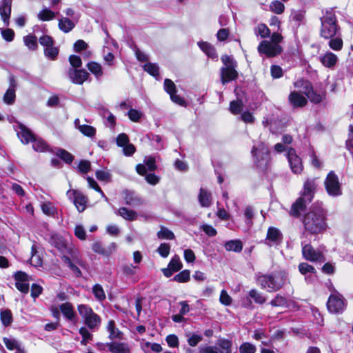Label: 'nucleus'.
I'll return each mask as SVG.
<instances>
[{
	"label": "nucleus",
	"instance_id": "nucleus-1",
	"mask_svg": "<svg viewBox=\"0 0 353 353\" xmlns=\"http://www.w3.org/2000/svg\"><path fill=\"white\" fill-rule=\"evenodd\" d=\"M288 274L285 271H279L271 274L260 275L256 279V283L262 289L268 292H276L288 283Z\"/></svg>",
	"mask_w": 353,
	"mask_h": 353
},
{
	"label": "nucleus",
	"instance_id": "nucleus-2",
	"mask_svg": "<svg viewBox=\"0 0 353 353\" xmlns=\"http://www.w3.org/2000/svg\"><path fill=\"white\" fill-rule=\"evenodd\" d=\"M325 213L322 208L312 209L305 216L303 223L306 230L312 233H319L326 228Z\"/></svg>",
	"mask_w": 353,
	"mask_h": 353
},
{
	"label": "nucleus",
	"instance_id": "nucleus-3",
	"mask_svg": "<svg viewBox=\"0 0 353 353\" xmlns=\"http://www.w3.org/2000/svg\"><path fill=\"white\" fill-rule=\"evenodd\" d=\"M320 35L329 39L339 35L340 27L337 23L336 16L332 9L326 10L321 17Z\"/></svg>",
	"mask_w": 353,
	"mask_h": 353
},
{
	"label": "nucleus",
	"instance_id": "nucleus-4",
	"mask_svg": "<svg viewBox=\"0 0 353 353\" xmlns=\"http://www.w3.org/2000/svg\"><path fill=\"white\" fill-rule=\"evenodd\" d=\"M282 41V35L279 32H274L271 35L270 41L263 40L259 43L257 48L258 52L268 57H276L282 52V48L280 46Z\"/></svg>",
	"mask_w": 353,
	"mask_h": 353
},
{
	"label": "nucleus",
	"instance_id": "nucleus-5",
	"mask_svg": "<svg viewBox=\"0 0 353 353\" xmlns=\"http://www.w3.org/2000/svg\"><path fill=\"white\" fill-rule=\"evenodd\" d=\"M18 137L25 144L32 143V148L38 152H46L50 150L49 145L41 138L36 137L34 134L26 126L20 125Z\"/></svg>",
	"mask_w": 353,
	"mask_h": 353
},
{
	"label": "nucleus",
	"instance_id": "nucleus-6",
	"mask_svg": "<svg viewBox=\"0 0 353 353\" xmlns=\"http://www.w3.org/2000/svg\"><path fill=\"white\" fill-rule=\"evenodd\" d=\"M80 316L84 321L85 324L91 330H97L101 325L100 316L94 312L92 309L87 305L81 304L77 307Z\"/></svg>",
	"mask_w": 353,
	"mask_h": 353
},
{
	"label": "nucleus",
	"instance_id": "nucleus-7",
	"mask_svg": "<svg viewBox=\"0 0 353 353\" xmlns=\"http://www.w3.org/2000/svg\"><path fill=\"white\" fill-rule=\"evenodd\" d=\"M221 61L225 66L221 69V78L222 83L225 84L237 77L236 62L228 55L223 56Z\"/></svg>",
	"mask_w": 353,
	"mask_h": 353
},
{
	"label": "nucleus",
	"instance_id": "nucleus-8",
	"mask_svg": "<svg viewBox=\"0 0 353 353\" xmlns=\"http://www.w3.org/2000/svg\"><path fill=\"white\" fill-rule=\"evenodd\" d=\"M324 184L326 191L330 196H339L342 194L341 184L337 175L333 171L328 173Z\"/></svg>",
	"mask_w": 353,
	"mask_h": 353
},
{
	"label": "nucleus",
	"instance_id": "nucleus-9",
	"mask_svg": "<svg viewBox=\"0 0 353 353\" xmlns=\"http://www.w3.org/2000/svg\"><path fill=\"white\" fill-rule=\"evenodd\" d=\"M294 86L299 89L300 92L303 93L312 102L319 103L321 101V96L314 92L312 86L310 82L299 80L294 83Z\"/></svg>",
	"mask_w": 353,
	"mask_h": 353
},
{
	"label": "nucleus",
	"instance_id": "nucleus-10",
	"mask_svg": "<svg viewBox=\"0 0 353 353\" xmlns=\"http://www.w3.org/2000/svg\"><path fill=\"white\" fill-rule=\"evenodd\" d=\"M327 307L330 312L338 314L343 312L345 304L343 296L338 292L332 293L327 301Z\"/></svg>",
	"mask_w": 353,
	"mask_h": 353
},
{
	"label": "nucleus",
	"instance_id": "nucleus-11",
	"mask_svg": "<svg viewBox=\"0 0 353 353\" xmlns=\"http://www.w3.org/2000/svg\"><path fill=\"white\" fill-rule=\"evenodd\" d=\"M287 158L292 172L295 174H301L303 170V162L294 149L290 148L288 150Z\"/></svg>",
	"mask_w": 353,
	"mask_h": 353
},
{
	"label": "nucleus",
	"instance_id": "nucleus-12",
	"mask_svg": "<svg viewBox=\"0 0 353 353\" xmlns=\"http://www.w3.org/2000/svg\"><path fill=\"white\" fill-rule=\"evenodd\" d=\"M67 196L69 199L73 200V203L79 212L85 210L88 198L81 192L75 190H69L67 192Z\"/></svg>",
	"mask_w": 353,
	"mask_h": 353
},
{
	"label": "nucleus",
	"instance_id": "nucleus-13",
	"mask_svg": "<svg viewBox=\"0 0 353 353\" xmlns=\"http://www.w3.org/2000/svg\"><path fill=\"white\" fill-rule=\"evenodd\" d=\"M252 153L255 157L258 166H265L268 160V150L263 143H261L258 147L254 145Z\"/></svg>",
	"mask_w": 353,
	"mask_h": 353
},
{
	"label": "nucleus",
	"instance_id": "nucleus-14",
	"mask_svg": "<svg viewBox=\"0 0 353 353\" xmlns=\"http://www.w3.org/2000/svg\"><path fill=\"white\" fill-rule=\"evenodd\" d=\"M68 76L73 83L81 85L88 79L89 73L85 70L72 68L69 70Z\"/></svg>",
	"mask_w": 353,
	"mask_h": 353
},
{
	"label": "nucleus",
	"instance_id": "nucleus-15",
	"mask_svg": "<svg viewBox=\"0 0 353 353\" xmlns=\"http://www.w3.org/2000/svg\"><path fill=\"white\" fill-rule=\"evenodd\" d=\"M16 280V288L23 293H28L29 291V276L23 272H17L14 275Z\"/></svg>",
	"mask_w": 353,
	"mask_h": 353
},
{
	"label": "nucleus",
	"instance_id": "nucleus-16",
	"mask_svg": "<svg viewBox=\"0 0 353 353\" xmlns=\"http://www.w3.org/2000/svg\"><path fill=\"white\" fill-rule=\"evenodd\" d=\"M303 257L310 261H323L321 252L315 250L310 245H305L302 250Z\"/></svg>",
	"mask_w": 353,
	"mask_h": 353
},
{
	"label": "nucleus",
	"instance_id": "nucleus-17",
	"mask_svg": "<svg viewBox=\"0 0 353 353\" xmlns=\"http://www.w3.org/2000/svg\"><path fill=\"white\" fill-rule=\"evenodd\" d=\"M11 6V0H1L0 2V15L6 26H8L10 23Z\"/></svg>",
	"mask_w": 353,
	"mask_h": 353
},
{
	"label": "nucleus",
	"instance_id": "nucleus-18",
	"mask_svg": "<svg viewBox=\"0 0 353 353\" xmlns=\"http://www.w3.org/2000/svg\"><path fill=\"white\" fill-rule=\"evenodd\" d=\"M317 183L316 179H307L304 183L303 195L307 198V201L310 202L313 194L317 188Z\"/></svg>",
	"mask_w": 353,
	"mask_h": 353
},
{
	"label": "nucleus",
	"instance_id": "nucleus-19",
	"mask_svg": "<svg viewBox=\"0 0 353 353\" xmlns=\"http://www.w3.org/2000/svg\"><path fill=\"white\" fill-rule=\"evenodd\" d=\"M17 86V83L14 77L10 79V87L6 90L3 96V101L6 104H12L15 101V90Z\"/></svg>",
	"mask_w": 353,
	"mask_h": 353
},
{
	"label": "nucleus",
	"instance_id": "nucleus-20",
	"mask_svg": "<svg viewBox=\"0 0 353 353\" xmlns=\"http://www.w3.org/2000/svg\"><path fill=\"white\" fill-rule=\"evenodd\" d=\"M79 20V16H76L73 19L67 17H62L59 20V28L65 33L70 32L75 26Z\"/></svg>",
	"mask_w": 353,
	"mask_h": 353
},
{
	"label": "nucleus",
	"instance_id": "nucleus-21",
	"mask_svg": "<svg viewBox=\"0 0 353 353\" xmlns=\"http://www.w3.org/2000/svg\"><path fill=\"white\" fill-rule=\"evenodd\" d=\"M282 234L280 231L275 228H270L268 230L266 241L267 243L272 246L281 242Z\"/></svg>",
	"mask_w": 353,
	"mask_h": 353
},
{
	"label": "nucleus",
	"instance_id": "nucleus-22",
	"mask_svg": "<svg viewBox=\"0 0 353 353\" xmlns=\"http://www.w3.org/2000/svg\"><path fill=\"white\" fill-rule=\"evenodd\" d=\"M289 101L294 107H303L307 103V99L299 92H292L289 95Z\"/></svg>",
	"mask_w": 353,
	"mask_h": 353
},
{
	"label": "nucleus",
	"instance_id": "nucleus-23",
	"mask_svg": "<svg viewBox=\"0 0 353 353\" xmlns=\"http://www.w3.org/2000/svg\"><path fill=\"white\" fill-rule=\"evenodd\" d=\"M50 243L61 252H64L67 249V241L59 234L52 235Z\"/></svg>",
	"mask_w": 353,
	"mask_h": 353
},
{
	"label": "nucleus",
	"instance_id": "nucleus-24",
	"mask_svg": "<svg viewBox=\"0 0 353 353\" xmlns=\"http://www.w3.org/2000/svg\"><path fill=\"white\" fill-rule=\"evenodd\" d=\"M107 346L112 353H130L128 345L123 343H108Z\"/></svg>",
	"mask_w": 353,
	"mask_h": 353
},
{
	"label": "nucleus",
	"instance_id": "nucleus-25",
	"mask_svg": "<svg viewBox=\"0 0 353 353\" xmlns=\"http://www.w3.org/2000/svg\"><path fill=\"white\" fill-rule=\"evenodd\" d=\"M308 202L307 198L303 196L299 199L292 206L290 214L293 216H299L305 207V203Z\"/></svg>",
	"mask_w": 353,
	"mask_h": 353
},
{
	"label": "nucleus",
	"instance_id": "nucleus-26",
	"mask_svg": "<svg viewBox=\"0 0 353 353\" xmlns=\"http://www.w3.org/2000/svg\"><path fill=\"white\" fill-rule=\"evenodd\" d=\"M338 57L334 53L327 52L321 57V62L327 68L333 67L337 62Z\"/></svg>",
	"mask_w": 353,
	"mask_h": 353
},
{
	"label": "nucleus",
	"instance_id": "nucleus-27",
	"mask_svg": "<svg viewBox=\"0 0 353 353\" xmlns=\"http://www.w3.org/2000/svg\"><path fill=\"white\" fill-rule=\"evenodd\" d=\"M198 199L200 205L203 208H208L212 203L211 194L205 189L201 188Z\"/></svg>",
	"mask_w": 353,
	"mask_h": 353
},
{
	"label": "nucleus",
	"instance_id": "nucleus-28",
	"mask_svg": "<svg viewBox=\"0 0 353 353\" xmlns=\"http://www.w3.org/2000/svg\"><path fill=\"white\" fill-rule=\"evenodd\" d=\"M74 123L79 130L85 136L92 137L95 135L96 130L94 127L88 125H80L79 119H76Z\"/></svg>",
	"mask_w": 353,
	"mask_h": 353
},
{
	"label": "nucleus",
	"instance_id": "nucleus-29",
	"mask_svg": "<svg viewBox=\"0 0 353 353\" xmlns=\"http://www.w3.org/2000/svg\"><path fill=\"white\" fill-rule=\"evenodd\" d=\"M107 330L109 332V338L110 339H119L122 337V332L115 327V323L113 320H110L108 323Z\"/></svg>",
	"mask_w": 353,
	"mask_h": 353
},
{
	"label": "nucleus",
	"instance_id": "nucleus-30",
	"mask_svg": "<svg viewBox=\"0 0 353 353\" xmlns=\"http://www.w3.org/2000/svg\"><path fill=\"white\" fill-rule=\"evenodd\" d=\"M60 310L62 314L70 321L74 319L75 313L73 310V307L70 303H65L60 305Z\"/></svg>",
	"mask_w": 353,
	"mask_h": 353
},
{
	"label": "nucleus",
	"instance_id": "nucleus-31",
	"mask_svg": "<svg viewBox=\"0 0 353 353\" xmlns=\"http://www.w3.org/2000/svg\"><path fill=\"white\" fill-rule=\"evenodd\" d=\"M254 34L261 38L265 39L270 35V30L264 23H260L254 28Z\"/></svg>",
	"mask_w": 353,
	"mask_h": 353
},
{
	"label": "nucleus",
	"instance_id": "nucleus-32",
	"mask_svg": "<svg viewBox=\"0 0 353 353\" xmlns=\"http://www.w3.org/2000/svg\"><path fill=\"white\" fill-rule=\"evenodd\" d=\"M56 16L55 12L51 10L44 8L40 10L37 14V17L40 21H47L54 19Z\"/></svg>",
	"mask_w": 353,
	"mask_h": 353
},
{
	"label": "nucleus",
	"instance_id": "nucleus-33",
	"mask_svg": "<svg viewBox=\"0 0 353 353\" xmlns=\"http://www.w3.org/2000/svg\"><path fill=\"white\" fill-rule=\"evenodd\" d=\"M199 46L200 48L210 58L214 59L216 58V53L215 51L214 48L211 46L210 44L206 43V42H199Z\"/></svg>",
	"mask_w": 353,
	"mask_h": 353
},
{
	"label": "nucleus",
	"instance_id": "nucleus-34",
	"mask_svg": "<svg viewBox=\"0 0 353 353\" xmlns=\"http://www.w3.org/2000/svg\"><path fill=\"white\" fill-rule=\"evenodd\" d=\"M225 248L228 251L239 252L242 250L243 245L239 240L229 241L225 243Z\"/></svg>",
	"mask_w": 353,
	"mask_h": 353
},
{
	"label": "nucleus",
	"instance_id": "nucleus-35",
	"mask_svg": "<svg viewBox=\"0 0 353 353\" xmlns=\"http://www.w3.org/2000/svg\"><path fill=\"white\" fill-rule=\"evenodd\" d=\"M119 214L122 216L123 219L128 221L135 220L137 217V214L136 212L128 210L126 208H121L118 210Z\"/></svg>",
	"mask_w": 353,
	"mask_h": 353
},
{
	"label": "nucleus",
	"instance_id": "nucleus-36",
	"mask_svg": "<svg viewBox=\"0 0 353 353\" xmlns=\"http://www.w3.org/2000/svg\"><path fill=\"white\" fill-rule=\"evenodd\" d=\"M88 70L97 77L99 78L103 75V70L101 64L91 61L87 64Z\"/></svg>",
	"mask_w": 353,
	"mask_h": 353
},
{
	"label": "nucleus",
	"instance_id": "nucleus-37",
	"mask_svg": "<svg viewBox=\"0 0 353 353\" xmlns=\"http://www.w3.org/2000/svg\"><path fill=\"white\" fill-rule=\"evenodd\" d=\"M41 208L42 212L48 216H54L57 213V208L49 201L41 203Z\"/></svg>",
	"mask_w": 353,
	"mask_h": 353
},
{
	"label": "nucleus",
	"instance_id": "nucleus-38",
	"mask_svg": "<svg viewBox=\"0 0 353 353\" xmlns=\"http://www.w3.org/2000/svg\"><path fill=\"white\" fill-rule=\"evenodd\" d=\"M270 304L273 307H288V300L280 294H277L275 298L270 301Z\"/></svg>",
	"mask_w": 353,
	"mask_h": 353
},
{
	"label": "nucleus",
	"instance_id": "nucleus-39",
	"mask_svg": "<svg viewBox=\"0 0 353 353\" xmlns=\"http://www.w3.org/2000/svg\"><path fill=\"white\" fill-rule=\"evenodd\" d=\"M330 39L328 45L331 49L335 51H339L343 48V42L341 37L337 36L335 38L332 37Z\"/></svg>",
	"mask_w": 353,
	"mask_h": 353
},
{
	"label": "nucleus",
	"instance_id": "nucleus-40",
	"mask_svg": "<svg viewBox=\"0 0 353 353\" xmlns=\"http://www.w3.org/2000/svg\"><path fill=\"white\" fill-rule=\"evenodd\" d=\"M249 296L253 299L255 303L259 304H263L265 302L266 299L262 293L259 292L256 290L252 289L249 292Z\"/></svg>",
	"mask_w": 353,
	"mask_h": 353
},
{
	"label": "nucleus",
	"instance_id": "nucleus-41",
	"mask_svg": "<svg viewBox=\"0 0 353 353\" xmlns=\"http://www.w3.org/2000/svg\"><path fill=\"white\" fill-rule=\"evenodd\" d=\"M243 105L241 100L232 101L230 104V111L233 114H238L241 112Z\"/></svg>",
	"mask_w": 353,
	"mask_h": 353
},
{
	"label": "nucleus",
	"instance_id": "nucleus-42",
	"mask_svg": "<svg viewBox=\"0 0 353 353\" xmlns=\"http://www.w3.org/2000/svg\"><path fill=\"white\" fill-rule=\"evenodd\" d=\"M190 272L188 270H185L175 275L173 280L179 283H185L190 280Z\"/></svg>",
	"mask_w": 353,
	"mask_h": 353
},
{
	"label": "nucleus",
	"instance_id": "nucleus-43",
	"mask_svg": "<svg viewBox=\"0 0 353 353\" xmlns=\"http://www.w3.org/2000/svg\"><path fill=\"white\" fill-rule=\"evenodd\" d=\"M157 236L161 239H173L174 238V233L165 227H161L157 233Z\"/></svg>",
	"mask_w": 353,
	"mask_h": 353
},
{
	"label": "nucleus",
	"instance_id": "nucleus-44",
	"mask_svg": "<svg viewBox=\"0 0 353 353\" xmlns=\"http://www.w3.org/2000/svg\"><path fill=\"white\" fill-rule=\"evenodd\" d=\"M217 345L222 349L221 353H232L231 341L222 339L218 341Z\"/></svg>",
	"mask_w": 353,
	"mask_h": 353
},
{
	"label": "nucleus",
	"instance_id": "nucleus-45",
	"mask_svg": "<svg viewBox=\"0 0 353 353\" xmlns=\"http://www.w3.org/2000/svg\"><path fill=\"white\" fill-rule=\"evenodd\" d=\"M168 266L175 272L180 270L183 265L180 261L179 256L177 255H175L172 257L171 261H170Z\"/></svg>",
	"mask_w": 353,
	"mask_h": 353
},
{
	"label": "nucleus",
	"instance_id": "nucleus-46",
	"mask_svg": "<svg viewBox=\"0 0 353 353\" xmlns=\"http://www.w3.org/2000/svg\"><path fill=\"white\" fill-rule=\"evenodd\" d=\"M270 9L272 12L280 14L283 12L285 6L281 1H274L270 3Z\"/></svg>",
	"mask_w": 353,
	"mask_h": 353
},
{
	"label": "nucleus",
	"instance_id": "nucleus-47",
	"mask_svg": "<svg viewBox=\"0 0 353 353\" xmlns=\"http://www.w3.org/2000/svg\"><path fill=\"white\" fill-rule=\"evenodd\" d=\"M143 69L145 71L154 77L159 76V67L154 63H148L143 65Z\"/></svg>",
	"mask_w": 353,
	"mask_h": 353
},
{
	"label": "nucleus",
	"instance_id": "nucleus-48",
	"mask_svg": "<svg viewBox=\"0 0 353 353\" xmlns=\"http://www.w3.org/2000/svg\"><path fill=\"white\" fill-rule=\"evenodd\" d=\"M37 37L33 35H28L23 38L26 46L30 50H35L37 48Z\"/></svg>",
	"mask_w": 353,
	"mask_h": 353
},
{
	"label": "nucleus",
	"instance_id": "nucleus-49",
	"mask_svg": "<svg viewBox=\"0 0 353 353\" xmlns=\"http://www.w3.org/2000/svg\"><path fill=\"white\" fill-rule=\"evenodd\" d=\"M92 292L96 299H97L99 301H103L105 299V294L103 289L99 284H96L93 286Z\"/></svg>",
	"mask_w": 353,
	"mask_h": 353
},
{
	"label": "nucleus",
	"instance_id": "nucleus-50",
	"mask_svg": "<svg viewBox=\"0 0 353 353\" xmlns=\"http://www.w3.org/2000/svg\"><path fill=\"white\" fill-rule=\"evenodd\" d=\"M299 270L302 274H307V273L315 274L316 270L314 268L307 263H301L299 265Z\"/></svg>",
	"mask_w": 353,
	"mask_h": 353
},
{
	"label": "nucleus",
	"instance_id": "nucleus-51",
	"mask_svg": "<svg viewBox=\"0 0 353 353\" xmlns=\"http://www.w3.org/2000/svg\"><path fill=\"white\" fill-rule=\"evenodd\" d=\"M44 53L48 58L54 60L58 55L59 50L57 48L52 45L45 48Z\"/></svg>",
	"mask_w": 353,
	"mask_h": 353
},
{
	"label": "nucleus",
	"instance_id": "nucleus-52",
	"mask_svg": "<svg viewBox=\"0 0 353 353\" xmlns=\"http://www.w3.org/2000/svg\"><path fill=\"white\" fill-rule=\"evenodd\" d=\"M256 348L253 344L245 342L239 347L240 353H255Z\"/></svg>",
	"mask_w": 353,
	"mask_h": 353
},
{
	"label": "nucleus",
	"instance_id": "nucleus-53",
	"mask_svg": "<svg viewBox=\"0 0 353 353\" xmlns=\"http://www.w3.org/2000/svg\"><path fill=\"white\" fill-rule=\"evenodd\" d=\"M63 260L64 263L68 265V267H69L70 269L72 271H73V272L74 273L76 276H77V277L81 276V270H79V268L77 266H76L71 262L70 259L68 256H64L63 257Z\"/></svg>",
	"mask_w": 353,
	"mask_h": 353
},
{
	"label": "nucleus",
	"instance_id": "nucleus-54",
	"mask_svg": "<svg viewBox=\"0 0 353 353\" xmlns=\"http://www.w3.org/2000/svg\"><path fill=\"white\" fill-rule=\"evenodd\" d=\"M87 181H88V185H89V187L90 188H93L96 191H97L98 192H99L101 195V196L103 198H104V199L108 201V198L106 197V196L104 194L103 192L102 191V190L101 189V188L99 186V185L97 184V183L91 177H87Z\"/></svg>",
	"mask_w": 353,
	"mask_h": 353
},
{
	"label": "nucleus",
	"instance_id": "nucleus-55",
	"mask_svg": "<svg viewBox=\"0 0 353 353\" xmlns=\"http://www.w3.org/2000/svg\"><path fill=\"white\" fill-rule=\"evenodd\" d=\"M96 177L101 181L110 182L111 181V174L105 170H97L96 172Z\"/></svg>",
	"mask_w": 353,
	"mask_h": 353
},
{
	"label": "nucleus",
	"instance_id": "nucleus-56",
	"mask_svg": "<svg viewBox=\"0 0 353 353\" xmlns=\"http://www.w3.org/2000/svg\"><path fill=\"white\" fill-rule=\"evenodd\" d=\"M232 298L231 296L228 294V293L223 290L221 292V294H220V297H219V301L221 302V304L224 305H230L231 303H232Z\"/></svg>",
	"mask_w": 353,
	"mask_h": 353
},
{
	"label": "nucleus",
	"instance_id": "nucleus-57",
	"mask_svg": "<svg viewBox=\"0 0 353 353\" xmlns=\"http://www.w3.org/2000/svg\"><path fill=\"white\" fill-rule=\"evenodd\" d=\"M187 337L188 343L192 347L196 346L202 340L201 336L195 334H187Z\"/></svg>",
	"mask_w": 353,
	"mask_h": 353
},
{
	"label": "nucleus",
	"instance_id": "nucleus-58",
	"mask_svg": "<svg viewBox=\"0 0 353 353\" xmlns=\"http://www.w3.org/2000/svg\"><path fill=\"white\" fill-rule=\"evenodd\" d=\"M128 118L133 122H137L141 118L143 114L135 109H130L128 112Z\"/></svg>",
	"mask_w": 353,
	"mask_h": 353
},
{
	"label": "nucleus",
	"instance_id": "nucleus-59",
	"mask_svg": "<svg viewBox=\"0 0 353 353\" xmlns=\"http://www.w3.org/2000/svg\"><path fill=\"white\" fill-rule=\"evenodd\" d=\"M1 320L2 323L7 326L12 322V314L9 310H4L1 312Z\"/></svg>",
	"mask_w": 353,
	"mask_h": 353
},
{
	"label": "nucleus",
	"instance_id": "nucleus-60",
	"mask_svg": "<svg viewBox=\"0 0 353 353\" xmlns=\"http://www.w3.org/2000/svg\"><path fill=\"white\" fill-rule=\"evenodd\" d=\"M170 251V246L168 243H161L157 249L158 253L163 258L167 257Z\"/></svg>",
	"mask_w": 353,
	"mask_h": 353
},
{
	"label": "nucleus",
	"instance_id": "nucleus-61",
	"mask_svg": "<svg viewBox=\"0 0 353 353\" xmlns=\"http://www.w3.org/2000/svg\"><path fill=\"white\" fill-rule=\"evenodd\" d=\"M1 36L2 37L8 42H10L13 40L14 37V32L12 29H1Z\"/></svg>",
	"mask_w": 353,
	"mask_h": 353
},
{
	"label": "nucleus",
	"instance_id": "nucleus-62",
	"mask_svg": "<svg viewBox=\"0 0 353 353\" xmlns=\"http://www.w3.org/2000/svg\"><path fill=\"white\" fill-rule=\"evenodd\" d=\"M57 156L66 163H71L73 160L72 155L64 150H59L57 152Z\"/></svg>",
	"mask_w": 353,
	"mask_h": 353
},
{
	"label": "nucleus",
	"instance_id": "nucleus-63",
	"mask_svg": "<svg viewBox=\"0 0 353 353\" xmlns=\"http://www.w3.org/2000/svg\"><path fill=\"white\" fill-rule=\"evenodd\" d=\"M117 144L119 147L123 148L129 143V139L125 133L119 134L117 137Z\"/></svg>",
	"mask_w": 353,
	"mask_h": 353
},
{
	"label": "nucleus",
	"instance_id": "nucleus-64",
	"mask_svg": "<svg viewBox=\"0 0 353 353\" xmlns=\"http://www.w3.org/2000/svg\"><path fill=\"white\" fill-rule=\"evenodd\" d=\"M164 88L165 90L169 94H171L174 92H176V86L174 82L168 79H166L164 81Z\"/></svg>",
	"mask_w": 353,
	"mask_h": 353
}]
</instances>
